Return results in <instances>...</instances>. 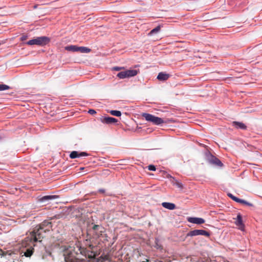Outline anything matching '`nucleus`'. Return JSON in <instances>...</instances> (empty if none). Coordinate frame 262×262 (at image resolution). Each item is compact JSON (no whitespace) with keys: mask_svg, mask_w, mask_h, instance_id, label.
Segmentation results:
<instances>
[{"mask_svg":"<svg viewBox=\"0 0 262 262\" xmlns=\"http://www.w3.org/2000/svg\"><path fill=\"white\" fill-rule=\"evenodd\" d=\"M233 200L235 201L236 202L240 203L241 199L235 196L234 198H233Z\"/></svg>","mask_w":262,"mask_h":262,"instance_id":"c756f323","label":"nucleus"},{"mask_svg":"<svg viewBox=\"0 0 262 262\" xmlns=\"http://www.w3.org/2000/svg\"><path fill=\"white\" fill-rule=\"evenodd\" d=\"M10 89V86L4 84H0V91L9 90Z\"/></svg>","mask_w":262,"mask_h":262,"instance_id":"393cba45","label":"nucleus"},{"mask_svg":"<svg viewBox=\"0 0 262 262\" xmlns=\"http://www.w3.org/2000/svg\"><path fill=\"white\" fill-rule=\"evenodd\" d=\"M89 154L86 152H80L77 151H73L70 155V158L75 159L80 157L88 156Z\"/></svg>","mask_w":262,"mask_h":262,"instance_id":"9b49d317","label":"nucleus"},{"mask_svg":"<svg viewBox=\"0 0 262 262\" xmlns=\"http://www.w3.org/2000/svg\"><path fill=\"white\" fill-rule=\"evenodd\" d=\"M50 41V39L46 36L38 37L29 40L26 43L28 45L44 46Z\"/></svg>","mask_w":262,"mask_h":262,"instance_id":"20e7f679","label":"nucleus"},{"mask_svg":"<svg viewBox=\"0 0 262 262\" xmlns=\"http://www.w3.org/2000/svg\"><path fill=\"white\" fill-rule=\"evenodd\" d=\"M124 67H114L112 68V69L113 70H115V71H120L122 69H124Z\"/></svg>","mask_w":262,"mask_h":262,"instance_id":"cd10ccee","label":"nucleus"},{"mask_svg":"<svg viewBox=\"0 0 262 262\" xmlns=\"http://www.w3.org/2000/svg\"><path fill=\"white\" fill-rule=\"evenodd\" d=\"M38 226L47 232H49L52 227V223L48 221H45Z\"/></svg>","mask_w":262,"mask_h":262,"instance_id":"9d476101","label":"nucleus"},{"mask_svg":"<svg viewBox=\"0 0 262 262\" xmlns=\"http://www.w3.org/2000/svg\"><path fill=\"white\" fill-rule=\"evenodd\" d=\"M162 206L165 208L169 210H173L176 208V206L174 204L169 202H163L162 203Z\"/></svg>","mask_w":262,"mask_h":262,"instance_id":"dca6fc26","label":"nucleus"},{"mask_svg":"<svg viewBox=\"0 0 262 262\" xmlns=\"http://www.w3.org/2000/svg\"><path fill=\"white\" fill-rule=\"evenodd\" d=\"M206 157L207 161L211 164L214 165L219 167L223 166L222 162L217 158L212 155L210 153L206 154Z\"/></svg>","mask_w":262,"mask_h":262,"instance_id":"39448f33","label":"nucleus"},{"mask_svg":"<svg viewBox=\"0 0 262 262\" xmlns=\"http://www.w3.org/2000/svg\"><path fill=\"white\" fill-rule=\"evenodd\" d=\"M94 234L96 237H99L104 232V228L100 225H95L93 228Z\"/></svg>","mask_w":262,"mask_h":262,"instance_id":"1a4fd4ad","label":"nucleus"},{"mask_svg":"<svg viewBox=\"0 0 262 262\" xmlns=\"http://www.w3.org/2000/svg\"><path fill=\"white\" fill-rule=\"evenodd\" d=\"M88 112L91 115H94L96 113V111L93 109L90 110Z\"/></svg>","mask_w":262,"mask_h":262,"instance_id":"7c9ffc66","label":"nucleus"},{"mask_svg":"<svg viewBox=\"0 0 262 262\" xmlns=\"http://www.w3.org/2000/svg\"><path fill=\"white\" fill-rule=\"evenodd\" d=\"M65 262H87L81 256L88 257L90 259L94 258L96 253L84 248L77 247L73 249L68 248L64 252Z\"/></svg>","mask_w":262,"mask_h":262,"instance_id":"f257e3e1","label":"nucleus"},{"mask_svg":"<svg viewBox=\"0 0 262 262\" xmlns=\"http://www.w3.org/2000/svg\"><path fill=\"white\" fill-rule=\"evenodd\" d=\"M57 198H58V196H57V195H46V196H43L41 199L40 200L41 201H48L49 200H52V199H55Z\"/></svg>","mask_w":262,"mask_h":262,"instance_id":"412c9836","label":"nucleus"},{"mask_svg":"<svg viewBox=\"0 0 262 262\" xmlns=\"http://www.w3.org/2000/svg\"><path fill=\"white\" fill-rule=\"evenodd\" d=\"M99 191L100 192L103 193V192H104V190H103V189H99Z\"/></svg>","mask_w":262,"mask_h":262,"instance_id":"72a5a7b5","label":"nucleus"},{"mask_svg":"<svg viewBox=\"0 0 262 262\" xmlns=\"http://www.w3.org/2000/svg\"><path fill=\"white\" fill-rule=\"evenodd\" d=\"M228 196L229 197H230L231 199L233 200V198H234L235 197V196H234L233 194H232L231 193H228Z\"/></svg>","mask_w":262,"mask_h":262,"instance_id":"2f4dec72","label":"nucleus"},{"mask_svg":"<svg viewBox=\"0 0 262 262\" xmlns=\"http://www.w3.org/2000/svg\"><path fill=\"white\" fill-rule=\"evenodd\" d=\"M117 76L120 79H124L127 78L126 71L119 72L117 75Z\"/></svg>","mask_w":262,"mask_h":262,"instance_id":"4be33fe9","label":"nucleus"},{"mask_svg":"<svg viewBox=\"0 0 262 262\" xmlns=\"http://www.w3.org/2000/svg\"><path fill=\"white\" fill-rule=\"evenodd\" d=\"M34 250V247H30L26 249H21V251L26 257H30L33 254Z\"/></svg>","mask_w":262,"mask_h":262,"instance_id":"ddd939ff","label":"nucleus"},{"mask_svg":"<svg viewBox=\"0 0 262 262\" xmlns=\"http://www.w3.org/2000/svg\"><path fill=\"white\" fill-rule=\"evenodd\" d=\"M232 124L233 126L236 128H240L242 129H246L247 128L246 125L242 122L234 121Z\"/></svg>","mask_w":262,"mask_h":262,"instance_id":"f3484780","label":"nucleus"},{"mask_svg":"<svg viewBox=\"0 0 262 262\" xmlns=\"http://www.w3.org/2000/svg\"><path fill=\"white\" fill-rule=\"evenodd\" d=\"M197 235H203L206 237L210 236L209 232L202 229H195L190 231L187 234V236H194Z\"/></svg>","mask_w":262,"mask_h":262,"instance_id":"0eeeda50","label":"nucleus"},{"mask_svg":"<svg viewBox=\"0 0 262 262\" xmlns=\"http://www.w3.org/2000/svg\"><path fill=\"white\" fill-rule=\"evenodd\" d=\"M142 262H149V260L148 259H146L145 261H143Z\"/></svg>","mask_w":262,"mask_h":262,"instance_id":"f704fd0d","label":"nucleus"},{"mask_svg":"<svg viewBox=\"0 0 262 262\" xmlns=\"http://www.w3.org/2000/svg\"><path fill=\"white\" fill-rule=\"evenodd\" d=\"M66 50L67 51H72V52H78V47L74 45H71L67 46L65 48Z\"/></svg>","mask_w":262,"mask_h":262,"instance_id":"6ab92c4d","label":"nucleus"},{"mask_svg":"<svg viewBox=\"0 0 262 262\" xmlns=\"http://www.w3.org/2000/svg\"><path fill=\"white\" fill-rule=\"evenodd\" d=\"M235 224L239 227L241 230H243L244 225L243 223L242 217L240 214H238L237 216Z\"/></svg>","mask_w":262,"mask_h":262,"instance_id":"4468645a","label":"nucleus"},{"mask_svg":"<svg viewBox=\"0 0 262 262\" xmlns=\"http://www.w3.org/2000/svg\"><path fill=\"white\" fill-rule=\"evenodd\" d=\"M90 51H91V49L88 48L84 47H78V52H80L81 53H88L90 52Z\"/></svg>","mask_w":262,"mask_h":262,"instance_id":"aec40b11","label":"nucleus"},{"mask_svg":"<svg viewBox=\"0 0 262 262\" xmlns=\"http://www.w3.org/2000/svg\"><path fill=\"white\" fill-rule=\"evenodd\" d=\"M170 77V75L168 74L160 72L159 73L157 79L160 81H165L167 80Z\"/></svg>","mask_w":262,"mask_h":262,"instance_id":"2eb2a0df","label":"nucleus"},{"mask_svg":"<svg viewBox=\"0 0 262 262\" xmlns=\"http://www.w3.org/2000/svg\"><path fill=\"white\" fill-rule=\"evenodd\" d=\"M110 114L112 115L119 117L121 115V113L119 111L112 110L110 111Z\"/></svg>","mask_w":262,"mask_h":262,"instance_id":"b1692460","label":"nucleus"},{"mask_svg":"<svg viewBox=\"0 0 262 262\" xmlns=\"http://www.w3.org/2000/svg\"><path fill=\"white\" fill-rule=\"evenodd\" d=\"M142 116L148 122L152 123L155 125H160L166 123L163 119L156 117L153 115L148 113H143Z\"/></svg>","mask_w":262,"mask_h":262,"instance_id":"7ed1b4c3","label":"nucleus"},{"mask_svg":"<svg viewBox=\"0 0 262 262\" xmlns=\"http://www.w3.org/2000/svg\"><path fill=\"white\" fill-rule=\"evenodd\" d=\"M35 242H34L30 235L28 236L24 240L22 241L21 243V250L29 248L30 247H34Z\"/></svg>","mask_w":262,"mask_h":262,"instance_id":"423d86ee","label":"nucleus"},{"mask_svg":"<svg viewBox=\"0 0 262 262\" xmlns=\"http://www.w3.org/2000/svg\"><path fill=\"white\" fill-rule=\"evenodd\" d=\"M47 232L43 229L37 225L30 232V235L34 242H41L42 239L46 237Z\"/></svg>","mask_w":262,"mask_h":262,"instance_id":"f03ea898","label":"nucleus"},{"mask_svg":"<svg viewBox=\"0 0 262 262\" xmlns=\"http://www.w3.org/2000/svg\"><path fill=\"white\" fill-rule=\"evenodd\" d=\"M189 223L200 225L205 223V220L200 217H189L187 219Z\"/></svg>","mask_w":262,"mask_h":262,"instance_id":"f8f14e48","label":"nucleus"},{"mask_svg":"<svg viewBox=\"0 0 262 262\" xmlns=\"http://www.w3.org/2000/svg\"><path fill=\"white\" fill-rule=\"evenodd\" d=\"M240 203L244 204H245V205H248V206H253V205L251 203H249V202H247L246 201L244 200H242V199L241 200Z\"/></svg>","mask_w":262,"mask_h":262,"instance_id":"a878e982","label":"nucleus"},{"mask_svg":"<svg viewBox=\"0 0 262 262\" xmlns=\"http://www.w3.org/2000/svg\"><path fill=\"white\" fill-rule=\"evenodd\" d=\"M0 255H5V254L4 253V251L1 249H0Z\"/></svg>","mask_w":262,"mask_h":262,"instance_id":"473e14b6","label":"nucleus"},{"mask_svg":"<svg viewBox=\"0 0 262 262\" xmlns=\"http://www.w3.org/2000/svg\"><path fill=\"white\" fill-rule=\"evenodd\" d=\"M99 120L102 123L107 124H115L118 122L117 119L109 116H102Z\"/></svg>","mask_w":262,"mask_h":262,"instance_id":"6e6552de","label":"nucleus"},{"mask_svg":"<svg viewBox=\"0 0 262 262\" xmlns=\"http://www.w3.org/2000/svg\"><path fill=\"white\" fill-rule=\"evenodd\" d=\"M175 184L178 187L182 188H183V185L181 183L176 181Z\"/></svg>","mask_w":262,"mask_h":262,"instance_id":"c85d7f7f","label":"nucleus"},{"mask_svg":"<svg viewBox=\"0 0 262 262\" xmlns=\"http://www.w3.org/2000/svg\"><path fill=\"white\" fill-rule=\"evenodd\" d=\"M160 29H161V27L160 26H157V27H156L155 28L153 29L152 30H151L150 32L149 33V35H151L154 34H156V33H157L158 32H159L160 30Z\"/></svg>","mask_w":262,"mask_h":262,"instance_id":"5701e85b","label":"nucleus"},{"mask_svg":"<svg viewBox=\"0 0 262 262\" xmlns=\"http://www.w3.org/2000/svg\"><path fill=\"white\" fill-rule=\"evenodd\" d=\"M147 167L149 170L155 171L156 170V167L153 165H149Z\"/></svg>","mask_w":262,"mask_h":262,"instance_id":"bb28decb","label":"nucleus"},{"mask_svg":"<svg viewBox=\"0 0 262 262\" xmlns=\"http://www.w3.org/2000/svg\"><path fill=\"white\" fill-rule=\"evenodd\" d=\"M127 78L136 76L139 72L137 70H128L126 71Z\"/></svg>","mask_w":262,"mask_h":262,"instance_id":"a211bd4d","label":"nucleus"}]
</instances>
